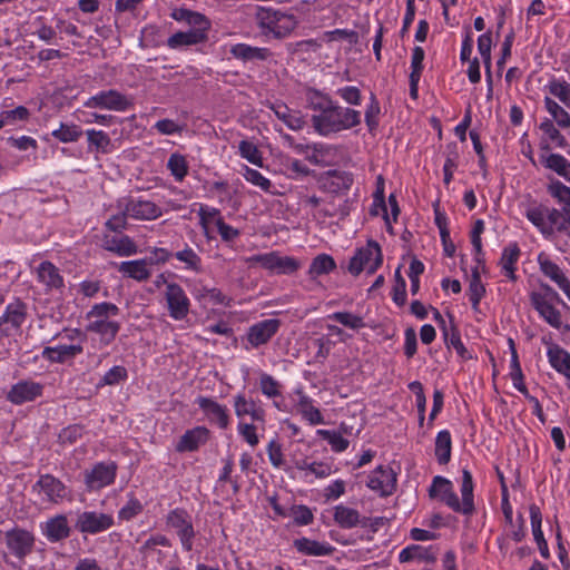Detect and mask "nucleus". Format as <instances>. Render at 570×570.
<instances>
[{
  "label": "nucleus",
  "instance_id": "1",
  "mask_svg": "<svg viewBox=\"0 0 570 570\" xmlns=\"http://www.w3.org/2000/svg\"><path fill=\"white\" fill-rule=\"evenodd\" d=\"M306 104L307 108L313 111L312 127L321 136L326 137L361 124L360 111L337 105L330 96L320 90L307 89Z\"/></svg>",
  "mask_w": 570,
  "mask_h": 570
},
{
  "label": "nucleus",
  "instance_id": "2",
  "mask_svg": "<svg viewBox=\"0 0 570 570\" xmlns=\"http://www.w3.org/2000/svg\"><path fill=\"white\" fill-rule=\"evenodd\" d=\"M548 193L557 199L560 208L543 204L529 206L525 217L549 239L556 234H563L570 239V187L559 180L551 181Z\"/></svg>",
  "mask_w": 570,
  "mask_h": 570
},
{
  "label": "nucleus",
  "instance_id": "3",
  "mask_svg": "<svg viewBox=\"0 0 570 570\" xmlns=\"http://www.w3.org/2000/svg\"><path fill=\"white\" fill-rule=\"evenodd\" d=\"M256 21L264 35H273L277 39L287 37L297 24L293 14L265 7L258 8Z\"/></svg>",
  "mask_w": 570,
  "mask_h": 570
},
{
  "label": "nucleus",
  "instance_id": "4",
  "mask_svg": "<svg viewBox=\"0 0 570 570\" xmlns=\"http://www.w3.org/2000/svg\"><path fill=\"white\" fill-rule=\"evenodd\" d=\"M383 255L377 242L368 240L365 246L357 248L351 257L347 271L354 275H360L363 271L367 274H374L382 265Z\"/></svg>",
  "mask_w": 570,
  "mask_h": 570
},
{
  "label": "nucleus",
  "instance_id": "5",
  "mask_svg": "<svg viewBox=\"0 0 570 570\" xmlns=\"http://www.w3.org/2000/svg\"><path fill=\"white\" fill-rule=\"evenodd\" d=\"M31 492L39 498L41 504H59L70 498L67 485L49 473L39 475Z\"/></svg>",
  "mask_w": 570,
  "mask_h": 570
},
{
  "label": "nucleus",
  "instance_id": "6",
  "mask_svg": "<svg viewBox=\"0 0 570 570\" xmlns=\"http://www.w3.org/2000/svg\"><path fill=\"white\" fill-rule=\"evenodd\" d=\"M282 321L266 318L250 325L245 336V348H258L266 345L279 331Z\"/></svg>",
  "mask_w": 570,
  "mask_h": 570
},
{
  "label": "nucleus",
  "instance_id": "7",
  "mask_svg": "<svg viewBox=\"0 0 570 570\" xmlns=\"http://www.w3.org/2000/svg\"><path fill=\"white\" fill-rule=\"evenodd\" d=\"M28 316L27 304L20 299L9 303L0 316V336H12L20 332Z\"/></svg>",
  "mask_w": 570,
  "mask_h": 570
},
{
  "label": "nucleus",
  "instance_id": "8",
  "mask_svg": "<svg viewBox=\"0 0 570 570\" xmlns=\"http://www.w3.org/2000/svg\"><path fill=\"white\" fill-rule=\"evenodd\" d=\"M250 263L259 264L263 268L275 273L289 275L301 267V262L294 257L281 256L276 252L257 254L248 259Z\"/></svg>",
  "mask_w": 570,
  "mask_h": 570
},
{
  "label": "nucleus",
  "instance_id": "9",
  "mask_svg": "<svg viewBox=\"0 0 570 570\" xmlns=\"http://www.w3.org/2000/svg\"><path fill=\"white\" fill-rule=\"evenodd\" d=\"M83 106L86 108H100L112 111H126L131 107L130 99L115 89L102 90L89 97Z\"/></svg>",
  "mask_w": 570,
  "mask_h": 570
},
{
  "label": "nucleus",
  "instance_id": "10",
  "mask_svg": "<svg viewBox=\"0 0 570 570\" xmlns=\"http://www.w3.org/2000/svg\"><path fill=\"white\" fill-rule=\"evenodd\" d=\"M6 546L11 554L19 560H23L33 550L36 538L32 532L13 528L4 533Z\"/></svg>",
  "mask_w": 570,
  "mask_h": 570
},
{
  "label": "nucleus",
  "instance_id": "11",
  "mask_svg": "<svg viewBox=\"0 0 570 570\" xmlns=\"http://www.w3.org/2000/svg\"><path fill=\"white\" fill-rule=\"evenodd\" d=\"M164 295L169 316L175 321L184 320L188 315L190 308V301L184 288L177 283H167Z\"/></svg>",
  "mask_w": 570,
  "mask_h": 570
},
{
  "label": "nucleus",
  "instance_id": "12",
  "mask_svg": "<svg viewBox=\"0 0 570 570\" xmlns=\"http://www.w3.org/2000/svg\"><path fill=\"white\" fill-rule=\"evenodd\" d=\"M167 523L176 530L184 550L191 551L196 533L187 511L184 509L171 510L167 515Z\"/></svg>",
  "mask_w": 570,
  "mask_h": 570
},
{
  "label": "nucleus",
  "instance_id": "13",
  "mask_svg": "<svg viewBox=\"0 0 570 570\" xmlns=\"http://www.w3.org/2000/svg\"><path fill=\"white\" fill-rule=\"evenodd\" d=\"M117 208H124L129 216L138 220H153L163 215V210L151 200L141 198H122L117 202Z\"/></svg>",
  "mask_w": 570,
  "mask_h": 570
},
{
  "label": "nucleus",
  "instance_id": "14",
  "mask_svg": "<svg viewBox=\"0 0 570 570\" xmlns=\"http://www.w3.org/2000/svg\"><path fill=\"white\" fill-rule=\"evenodd\" d=\"M45 385L33 380H20L13 385L6 394V399L14 404L21 405L28 402H33L38 397L42 396Z\"/></svg>",
  "mask_w": 570,
  "mask_h": 570
},
{
  "label": "nucleus",
  "instance_id": "15",
  "mask_svg": "<svg viewBox=\"0 0 570 570\" xmlns=\"http://www.w3.org/2000/svg\"><path fill=\"white\" fill-rule=\"evenodd\" d=\"M114 525L111 514L83 511L78 515L76 529L81 533L97 534L110 529Z\"/></svg>",
  "mask_w": 570,
  "mask_h": 570
},
{
  "label": "nucleus",
  "instance_id": "16",
  "mask_svg": "<svg viewBox=\"0 0 570 570\" xmlns=\"http://www.w3.org/2000/svg\"><path fill=\"white\" fill-rule=\"evenodd\" d=\"M117 465L114 462H99L85 473V483L89 490H99L115 481Z\"/></svg>",
  "mask_w": 570,
  "mask_h": 570
},
{
  "label": "nucleus",
  "instance_id": "17",
  "mask_svg": "<svg viewBox=\"0 0 570 570\" xmlns=\"http://www.w3.org/2000/svg\"><path fill=\"white\" fill-rule=\"evenodd\" d=\"M367 487L379 492L382 497H387L395 490L396 474L391 468L379 465L368 475Z\"/></svg>",
  "mask_w": 570,
  "mask_h": 570
},
{
  "label": "nucleus",
  "instance_id": "18",
  "mask_svg": "<svg viewBox=\"0 0 570 570\" xmlns=\"http://www.w3.org/2000/svg\"><path fill=\"white\" fill-rule=\"evenodd\" d=\"M429 495L431 499H439L451 510L458 512L459 498L453 491L452 482L449 479L440 475L434 476L429 489Z\"/></svg>",
  "mask_w": 570,
  "mask_h": 570
},
{
  "label": "nucleus",
  "instance_id": "19",
  "mask_svg": "<svg viewBox=\"0 0 570 570\" xmlns=\"http://www.w3.org/2000/svg\"><path fill=\"white\" fill-rule=\"evenodd\" d=\"M41 532L51 542H60L69 538L71 528L65 514H57L41 524Z\"/></svg>",
  "mask_w": 570,
  "mask_h": 570
},
{
  "label": "nucleus",
  "instance_id": "20",
  "mask_svg": "<svg viewBox=\"0 0 570 570\" xmlns=\"http://www.w3.org/2000/svg\"><path fill=\"white\" fill-rule=\"evenodd\" d=\"M538 263L541 273L554 282L558 287L566 294L567 298L570 301V281L564 275L563 271L559 267L558 264L549 259L543 254H540L538 257Z\"/></svg>",
  "mask_w": 570,
  "mask_h": 570
},
{
  "label": "nucleus",
  "instance_id": "21",
  "mask_svg": "<svg viewBox=\"0 0 570 570\" xmlns=\"http://www.w3.org/2000/svg\"><path fill=\"white\" fill-rule=\"evenodd\" d=\"M530 302L539 315L552 327L560 328L561 313L553 306V303L548 302L547 296H541L539 292H533L530 295Z\"/></svg>",
  "mask_w": 570,
  "mask_h": 570
},
{
  "label": "nucleus",
  "instance_id": "22",
  "mask_svg": "<svg viewBox=\"0 0 570 570\" xmlns=\"http://www.w3.org/2000/svg\"><path fill=\"white\" fill-rule=\"evenodd\" d=\"M83 352L82 345L79 344H59L56 346H47L42 350V358L51 363H66L73 360L77 355Z\"/></svg>",
  "mask_w": 570,
  "mask_h": 570
},
{
  "label": "nucleus",
  "instance_id": "23",
  "mask_svg": "<svg viewBox=\"0 0 570 570\" xmlns=\"http://www.w3.org/2000/svg\"><path fill=\"white\" fill-rule=\"evenodd\" d=\"M196 403L212 422H215L223 430L227 429L229 416L226 406L206 396L197 397Z\"/></svg>",
  "mask_w": 570,
  "mask_h": 570
},
{
  "label": "nucleus",
  "instance_id": "24",
  "mask_svg": "<svg viewBox=\"0 0 570 570\" xmlns=\"http://www.w3.org/2000/svg\"><path fill=\"white\" fill-rule=\"evenodd\" d=\"M209 431L205 426H196L187 430L179 439L176 451L177 452H193L200 445L205 444L208 440Z\"/></svg>",
  "mask_w": 570,
  "mask_h": 570
},
{
  "label": "nucleus",
  "instance_id": "25",
  "mask_svg": "<svg viewBox=\"0 0 570 570\" xmlns=\"http://www.w3.org/2000/svg\"><path fill=\"white\" fill-rule=\"evenodd\" d=\"M474 483L472 479V474L468 469L462 470V484H461V497L462 500H459V509L458 513H462L464 515H472L475 511L474 505Z\"/></svg>",
  "mask_w": 570,
  "mask_h": 570
},
{
  "label": "nucleus",
  "instance_id": "26",
  "mask_svg": "<svg viewBox=\"0 0 570 570\" xmlns=\"http://www.w3.org/2000/svg\"><path fill=\"white\" fill-rule=\"evenodd\" d=\"M271 109L291 130L298 131L306 125L305 118L301 111L293 110L283 102L272 104Z\"/></svg>",
  "mask_w": 570,
  "mask_h": 570
},
{
  "label": "nucleus",
  "instance_id": "27",
  "mask_svg": "<svg viewBox=\"0 0 570 570\" xmlns=\"http://www.w3.org/2000/svg\"><path fill=\"white\" fill-rule=\"evenodd\" d=\"M104 248L108 252H112L118 256H131L137 254L138 247L135 242L127 235L120 236H104Z\"/></svg>",
  "mask_w": 570,
  "mask_h": 570
},
{
  "label": "nucleus",
  "instance_id": "28",
  "mask_svg": "<svg viewBox=\"0 0 570 570\" xmlns=\"http://www.w3.org/2000/svg\"><path fill=\"white\" fill-rule=\"evenodd\" d=\"M334 521L343 529H352L357 525L366 527L367 518H361L357 510L343 504L334 508Z\"/></svg>",
  "mask_w": 570,
  "mask_h": 570
},
{
  "label": "nucleus",
  "instance_id": "29",
  "mask_svg": "<svg viewBox=\"0 0 570 570\" xmlns=\"http://www.w3.org/2000/svg\"><path fill=\"white\" fill-rule=\"evenodd\" d=\"M293 546L299 553L313 557L331 556L335 550V548L327 542H320L308 538L296 539Z\"/></svg>",
  "mask_w": 570,
  "mask_h": 570
},
{
  "label": "nucleus",
  "instance_id": "30",
  "mask_svg": "<svg viewBox=\"0 0 570 570\" xmlns=\"http://www.w3.org/2000/svg\"><path fill=\"white\" fill-rule=\"evenodd\" d=\"M353 184V176L346 171L330 170L323 180V188L333 194L348 190Z\"/></svg>",
  "mask_w": 570,
  "mask_h": 570
},
{
  "label": "nucleus",
  "instance_id": "31",
  "mask_svg": "<svg viewBox=\"0 0 570 570\" xmlns=\"http://www.w3.org/2000/svg\"><path fill=\"white\" fill-rule=\"evenodd\" d=\"M207 40V33H203V30L179 31L170 36L167 40V45L171 49H178L186 46L198 45Z\"/></svg>",
  "mask_w": 570,
  "mask_h": 570
},
{
  "label": "nucleus",
  "instance_id": "32",
  "mask_svg": "<svg viewBox=\"0 0 570 570\" xmlns=\"http://www.w3.org/2000/svg\"><path fill=\"white\" fill-rule=\"evenodd\" d=\"M39 282L48 289L60 288L63 286V278L59 274V269L51 262H42L37 268Z\"/></svg>",
  "mask_w": 570,
  "mask_h": 570
},
{
  "label": "nucleus",
  "instance_id": "33",
  "mask_svg": "<svg viewBox=\"0 0 570 570\" xmlns=\"http://www.w3.org/2000/svg\"><path fill=\"white\" fill-rule=\"evenodd\" d=\"M298 401L297 409L302 416L311 424L317 425L324 423V417L321 411L314 406L313 400L303 393L302 391H297Z\"/></svg>",
  "mask_w": 570,
  "mask_h": 570
},
{
  "label": "nucleus",
  "instance_id": "34",
  "mask_svg": "<svg viewBox=\"0 0 570 570\" xmlns=\"http://www.w3.org/2000/svg\"><path fill=\"white\" fill-rule=\"evenodd\" d=\"M118 271L122 275L138 282L147 281L151 275L146 259L121 262L118 266Z\"/></svg>",
  "mask_w": 570,
  "mask_h": 570
},
{
  "label": "nucleus",
  "instance_id": "35",
  "mask_svg": "<svg viewBox=\"0 0 570 570\" xmlns=\"http://www.w3.org/2000/svg\"><path fill=\"white\" fill-rule=\"evenodd\" d=\"M230 53L243 61L266 60L271 52L267 48L252 47L246 43H237L232 47Z\"/></svg>",
  "mask_w": 570,
  "mask_h": 570
},
{
  "label": "nucleus",
  "instance_id": "36",
  "mask_svg": "<svg viewBox=\"0 0 570 570\" xmlns=\"http://www.w3.org/2000/svg\"><path fill=\"white\" fill-rule=\"evenodd\" d=\"M547 355L551 366L570 380V353L554 345L548 350Z\"/></svg>",
  "mask_w": 570,
  "mask_h": 570
},
{
  "label": "nucleus",
  "instance_id": "37",
  "mask_svg": "<svg viewBox=\"0 0 570 570\" xmlns=\"http://www.w3.org/2000/svg\"><path fill=\"white\" fill-rule=\"evenodd\" d=\"M450 318V328L446 331L448 337L443 336L444 343L448 347H453L456 352V354L462 360H470L472 358L471 353L466 350L463 342L461 341L460 332L454 323V318L451 314H448Z\"/></svg>",
  "mask_w": 570,
  "mask_h": 570
},
{
  "label": "nucleus",
  "instance_id": "38",
  "mask_svg": "<svg viewBox=\"0 0 570 570\" xmlns=\"http://www.w3.org/2000/svg\"><path fill=\"white\" fill-rule=\"evenodd\" d=\"M120 330V324L116 321L111 322H90L87 325V331L100 335L101 342L110 344L117 336Z\"/></svg>",
  "mask_w": 570,
  "mask_h": 570
},
{
  "label": "nucleus",
  "instance_id": "39",
  "mask_svg": "<svg viewBox=\"0 0 570 570\" xmlns=\"http://www.w3.org/2000/svg\"><path fill=\"white\" fill-rule=\"evenodd\" d=\"M88 140V149L95 150L101 154H108L111 151V139L109 135L102 130L88 129L86 131Z\"/></svg>",
  "mask_w": 570,
  "mask_h": 570
},
{
  "label": "nucleus",
  "instance_id": "40",
  "mask_svg": "<svg viewBox=\"0 0 570 570\" xmlns=\"http://www.w3.org/2000/svg\"><path fill=\"white\" fill-rule=\"evenodd\" d=\"M452 439L448 430H442L435 439V456L440 464H446L451 460Z\"/></svg>",
  "mask_w": 570,
  "mask_h": 570
},
{
  "label": "nucleus",
  "instance_id": "41",
  "mask_svg": "<svg viewBox=\"0 0 570 570\" xmlns=\"http://www.w3.org/2000/svg\"><path fill=\"white\" fill-rule=\"evenodd\" d=\"M335 268L336 263L332 256L327 254H320L313 258L308 268V275L314 279L321 275L330 274Z\"/></svg>",
  "mask_w": 570,
  "mask_h": 570
},
{
  "label": "nucleus",
  "instance_id": "42",
  "mask_svg": "<svg viewBox=\"0 0 570 570\" xmlns=\"http://www.w3.org/2000/svg\"><path fill=\"white\" fill-rule=\"evenodd\" d=\"M174 257L183 263L185 265V269L187 271H191L194 273H200L203 271L200 256L188 245H186L183 249L177 250L174 254Z\"/></svg>",
  "mask_w": 570,
  "mask_h": 570
},
{
  "label": "nucleus",
  "instance_id": "43",
  "mask_svg": "<svg viewBox=\"0 0 570 570\" xmlns=\"http://www.w3.org/2000/svg\"><path fill=\"white\" fill-rule=\"evenodd\" d=\"M485 294V287L481 282L480 273L478 266L472 268V274L470 278L468 295L471 302L472 308L478 311L480 301Z\"/></svg>",
  "mask_w": 570,
  "mask_h": 570
},
{
  "label": "nucleus",
  "instance_id": "44",
  "mask_svg": "<svg viewBox=\"0 0 570 570\" xmlns=\"http://www.w3.org/2000/svg\"><path fill=\"white\" fill-rule=\"evenodd\" d=\"M51 135L61 142H75L82 136V130L78 125L61 122Z\"/></svg>",
  "mask_w": 570,
  "mask_h": 570
},
{
  "label": "nucleus",
  "instance_id": "45",
  "mask_svg": "<svg viewBox=\"0 0 570 570\" xmlns=\"http://www.w3.org/2000/svg\"><path fill=\"white\" fill-rule=\"evenodd\" d=\"M544 107L560 127H570V115L558 102L549 97H546Z\"/></svg>",
  "mask_w": 570,
  "mask_h": 570
},
{
  "label": "nucleus",
  "instance_id": "46",
  "mask_svg": "<svg viewBox=\"0 0 570 570\" xmlns=\"http://www.w3.org/2000/svg\"><path fill=\"white\" fill-rule=\"evenodd\" d=\"M167 168L177 181H181L188 174V164L186 158L180 154H171L168 161Z\"/></svg>",
  "mask_w": 570,
  "mask_h": 570
},
{
  "label": "nucleus",
  "instance_id": "47",
  "mask_svg": "<svg viewBox=\"0 0 570 570\" xmlns=\"http://www.w3.org/2000/svg\"><path fill=\"white\" fill-rule=\"evenodd\" d=\"M484 232V222L482 219L475 220L473 228L471 230V244L474 248V259L478 265H482L484 263L483 250H482V242L481 234Z\"/></svg>",
  "mask_w": 570,
  "mask_h": 570
},
{
  "label": "nucleus",
  "instance_id": "48",
  "mask_svg": "<svg viewBox=\"0 0 570 570\" xmlns=\"http://www.w3.org/2000/svg\"><path fill=\"white\" fill-rule=\"evenodd\" d=\"M345 327L351 330H360L365 326L363 318L348 312H335L328 316Z\"/></svg>",
  "mask_w": 570,
  "mask_h": 570
},
{
  "label": "nucleus",
  "instance_id": "49",
  "mask_svg": "<svg viewBox=\"0 0 570 570\" xmlns=\"http://www.w3.org/2000/svg\"><path fill=\"white\" fill-rule=\"evenodd\" d=\"M239 155L253 165L262 166L263 157L257 146L248 140H242L238 146Z\"/></svg>",
  "mask_w": 570,
  "mask_h": 570
},
{
  "label": "nucleus",
  "instance_id": "50",
  "mask_svg": "<svg viewBox=\"0 0 570 570\" xmlns=\"http://www.w3.org/2000/svg\"><path fill=\"white\" fill-rule=\"evenodd\" d=\"M541 161L547 168L556 171L560 176L564 175L566 169L570 167V161L560 154H550L548 156L542 155Z\"/></svg>",
  "mask_w": 570,
  "mask_h": 570
},
{
  "label": "nucleus",
  "instance_id": "51",
  "mask_svg": "<svg viewBox=\"0 0 570 570\" xmlns=\"http://www.w3.org/2000/svg\"><path fill=\"white\" fill-rule=\"evenodd\" d=\"M317 433L328 442L332 450L335 452H343L348 448V440L344 439L340 432L318 430Z\"/></svg>",
  "mask_w": 570,
  "mask_h": 570
},
{
  "label": "nucleus",
  "instance_id": "52",
  "mask_svg": "<svg viewBox=\"0 0 570 570\" xmlns=\"http://www.w3.org/2000/svg\"><path fill=\"white\" fill-rule=\"evenodd\" d=\"M415 559L434 561V558H430L428 556V551L424 548L416 544L404 548L399 554V560L401 562H409Z\"/></svg>",
  "mask_w": 570,
  "mask_h": 570
},
{
  "label": "nucleus",
  "instance_id": "53",
  "mask_svg": "<svg viewBox=\"0 0 570 570\" xmlns=\"http://www.w3.org/2000/svg\"><path fill=\"white\" fill-rule=\"evenodd\" d=\"M119 314V307L116 304L104 302L99 304H95L87 314L88 320H92L94 317H109L116 316Z\"/></svg>",
  "mask_w": 570,
  "mask_h": 570
},
{
  "label": "nucleus",
  "instance_id": "54",
  "mask_svg": "<svg viewBox=\"0 0 570 570\" xmlns=\"http://www.w3.org/2000/svg\"><path fill=\"white\" fill-rule=\"evenodd\" d=\"M142 511L141 502L132 494L129 495L127 503L119 510L118 518L124 521H129Z\"/></svg>",
  "mask_w": 570,
  "mask_h": 570
},
{
  "label": "nucleus",
  "instance_id": "55",
  "mask_svg": "<svg viewBox=\"0 0 570 570\" xmlns=\"http://www.w3.org/2000/svg\"><path fill=\"white\" fill-rule=\"evenodd\" d=\"M128 376L127 370L124 366L116 365L111 367L100 380L99 386L116 385L125 381Z\"/></svg>",
  "mask_w": 570,
  "mask_h": 570
},
{
  "label": "nucleus",
  "instance_id": "56",
  "mask_svg": "<svg viewBox=\"0 0 570 570\" xmlns=\"http://www.w3.org/2000/svg\"><path fill=\"white\" fill-rule=\"evenodd\" d=\"M549 91L567 107L570 108V83L567 81L553 80L549 83Z\"/></svg>",
  "mask_w": 570,
  "mask_h": 570
},
{
  "label": "nucleus",
  "instance_id": "57",
  "mask_svg": "<svg viewBox=\"0 0 570 570\" xmlns=\"http://www.w3.org/2000/svg\"><path fill=\"white\" fill-rule=\"evenodd\" d=\"M491 48L492 37L491 32H485L478 38V50L483 59L484 68H491Z\"/></svg>",
  "mask_w": 570,
  "mask_h": 570
},
{
  "label": "nucleus",
  "instance_id": "58",
  "mask_svg": "<svg viewBox=\"0 0 570 570\" xmlns=\"http://www.w3.org/2000/svg\"><path fill=\"white\" fill-rule=\"evenodd\" d=\"M295 466L298 470H308L311 473H313L317 478H325L331 474V466L323 462L307 463L304 460V461H297L295 463Z\"/></svg>",
  "mask_w": 570,
  "mask_h": 570
},
{
  "label": "nucleus",
  "instance_id": "59",
  "mask_svg": "<svg viewBox=\"0 0 570 570\" xmlns=\"http://www.w3.org/2000/svg\"><path fill=\"white\" fill-rule=\"evenodd\" d=\"M520 257V248L517 243H511L503 248L500 265L501 268L515 267V263Z\"/></svg>",
  "mask_w": 570,
  "mask_h": 570
},
{
  "label": "nucleus",
  "instance_id": "60",
  "mask_svg": "<svg viewBox=\"0 0 570 570\" xmlns=\"http://www.w3.org/2000/svg\"><path fill=\"white\" fill-rule=\"evenodd\" d=\"M120 212L116 215H112L106 223L105 227L114 233H121L122 230L127 229L128 222L127 217L129 216V213H126L124 208H119Z\"/></svg>",
  "mask_w": 570,
  "mask_h": 570
},
{
  "label": "nucleus",
  "instance_id": "61",
  "mask_svg": "<svg viewBox=\"0 0 570 570\" xmlns=\"http://www.w3.org/2000/svg\"><path fill=\"white\" fill-rule=\"evenodd\" d=\"M244 177L247 181L259 187L264 191H269L272 187V183L268 178L263 176L258 170L249 168L247 166L245 167Z\"/></svg>",
  "mask_w": 570,
  "mask_h": 570
},
{
  "label": "nucleus",
  "instance_id": "62",
  "mask_svg": "<svg viewBox=\"0 0 570 570\" xmlns=\"http://www.w3.org/2000/svg\"><path fill=\"white\" fill-rule=\"evenodd\" d=\"M259 386L262 390V393L266 395L267 397H275L281 394L279 387L281 384L269 374H262L259 379Z\"/></svg>",
  "mask_w": 570,
  "mask_h": 570
},
{
  "label": "nucleus",
  "instance_id": "63",
  "mask_svg": "<svg viewBox=\"0 0 570 570\" xmlns=\"http://www.w3.org/2000/svg\"><path fill=\"white\" fill-rule=\"evenodd\" d=\"M540 129L549 137L551 141L557 142L559 147H564L567 140L563 135L554 127L551 119H546L540 124Z\"/></svg>",
  "mask_w": 570,
  "mask_h": 570
},
{
  "label": "nucleus",
  "instance_id": "64",
  "mask_svg": "<svg viewBox=\"0 0 570 570\" xmlns=\"http://www.w3.org/2000/svg\"><path fill=\"white\" fill-rule=\"evenodd\" d=\"M292 517L297 525H307L314 520L312 510L306 505H294L292 508Z\"/></svg>",
  "mask_w": 570,
  "mask_h": 570
}]
</instances>
